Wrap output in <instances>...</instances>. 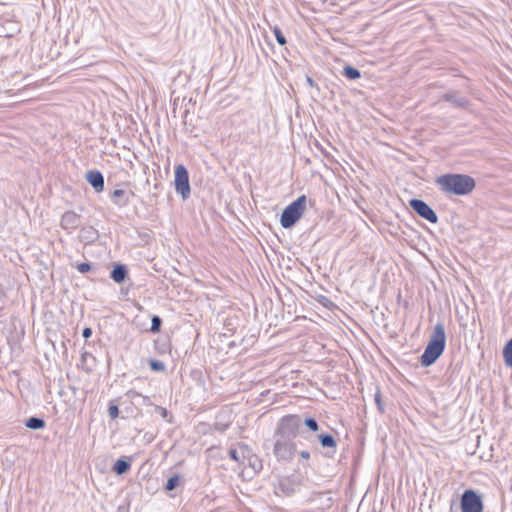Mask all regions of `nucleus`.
Instances as JSON below:
<instances>
[{
    "label": "nucleus",
    "instance_id": "obj_1",
    "mask_svg": "<svg viewBox=\"0 0 512 512\" xmlns=\"http://www.w3.org/2000/svg\"><path fill=\"white\" fill-rule=\"evenodd\" d=\"M438 189L446 195L465 196L471 193L476 182L474 178L466 174H443L435 179Z\"/></svg>",
    "mask_w": 512,
    "mask_h": 512
},
{
    "label": "nucleus",
    "instance_id": "obj_3",
    "mask_svg": "<svg viewBox=\"0 0 512 512\" xmlns=\"http://www.w3.org/2000/svg\"><path fill=\"white\" fill-rule=\"evenodd\" d=\"M306 208V196L302 195L290 203L282 212L280 223L283 228H291L301 218Z\"/></svg>",
    "mask_w": 512,
    "mask_h": 512
},
{
    "label": "nucleus",
    "instance_id": "obj_17",
    "mask_svg": "<svg viewBox=\"0 0 512 512\" xmlns=\"http://www.w3.org/2000/svg\"><path fill=\"white\" fill-rule=\"evenodd\" d=\"M318 439L323 448H332L335 451L337 442L332 434H320Z\"/></svg>",
    "mask_w": 512,
    "mask_h": 512
},
{
    "label": "nucleus",
    "instance_id": "obj_32",
    "mask_svg": "<svg viewBox=\"0 0 512 512\" xmlns=\"http://www.w3.org/2000/svg\"><path fill=\"white\" fill-rule=\"evenodd\" d=\"M77 270L84 274L91 270V265L89 263L83 262L77 265Z\"/></svg>",
    "mask_w": 512,
    "mask_h": 512
},
{
    "label": "nucleus",
    "instance_id": "obj_6",
    "mask_svg": "<svg viewBox=\"0 0 512 512\" xmlns=\"http://www.w3.org/2000/svg\"><path fill=\"white\" fill-rule=\"evenodd\" d=\"M175 190L184 200L190 196L191 189L188 171L181 164L175 167Z\"/></svg>",
    "mask_w": 512,
    "mask_h": 512
},
{
    "label": "nucleus",
    "instance_id": "obj_22",
    "mask_svg": "<svg viewBox=\"0 0 512 512\" xmlns=\"http://www.w3.org/2000/svg\"><path fill=\"white\" fill-rule=\"evenodd\" d=\"M302 424L313 432H317L319 430V425L315 418L307 417L302 421Z\"/></svg>",
    "mask_w": 512,
    "mask_h": 512
},
{
    "label": "nucleus",
    "instance_id": "obj_33",
    "mask_svg": "<svg viewBox=\"0 0 512 512\" xmlns=\"http://www.w3.org/2000/svg\"><path fill=\"white\" fill-rule=\"evenodd\" d=\"M375 402L377 404L378 409L380 411H383V407H382V403H381V394H380L379 390L375 393Z\"/></svg>",
    "mask_w": 512,
    "mask_h": 512
},
{
    "label": "nucleus",
    "instance_id": "obj_20",
    "mask_svg": "<svg viewBox=\"0 0 512 512\" xmlns=\"http://www.w3.org/2000/svg\"><path fill=\"white\" fill-rule=\"evenodd\" d=\"M342 74L350 80H357L361 77V72L351 65H346Z\"/></svg>",
    "mask_w": 512,
    "mask_h": 512
},
{
    "label": "nucleus",
    "instance_id": "obj_23",
    "mask_svg": "<svg viewBox=\"0 0 512 512\" xmlns=\"http://www.w3.org/2000/svg\"><path fill=\"white\" fill-rule=\"evenodd\" d=\"M179 482H180V477L178 475H174L167 480L165 489L167 491H172L179 485Z\"/></svg>",
    "mask_w": 512,
    "mask_h": 512
},
{
    "label": "nucleus",
    "instance_id": "obj_29",
    "mask_svg": "<svg viewBox=\"0 0 512 512\" xmlns=\"http://www.w3.org/2000/svg\"><path fill=\"white\" fill-rule=\"evenodd\" d=\"M108 413L111 419H116L119 416V408L113 402L109 403Z\"/></svg>",
    "mask_w": 512,
    "mask_h": 512
},
{
    "label": "nucleus",
    "instance_id": "obj_30",
    "mask_svg": "<svg viewBox=\"0 0 512 512\" xmlns=\"http://www.w3.org/2000/svg\"><path fill=\"white\" fill-rule=\"evenodd\" d=\"M248 464L254 471H258L262 468V463L257 457H249Z\"/></svg>",
    "mask_w": 512,
    "mask_h": 512
},
{
    "label": "nucleus",
    "instance_id": "obj_14",
    "mask_svg": "<svg viewBox=\"0 0 512 512\" xmlns=\"http://www.w3.org/2000/svg\"><path fill=\"white\" fill-rule=\"evenodd\" d=\"M127 275H128V270L124 264H115L110 273L111 279L118 284L124 282Z\"/></svg>",
    "mask_w": 512,
    "mask_h": 512
},
{
    "label": "nucleus",
    "instance_id": "obj_5",
    "mask_svg": "<svg viewBox=\"0 0 512 512\" xmlns=\"http://www.w3.org/2000/svg\"><path fill=\"white\" fill-rule=\"evenodd\" d=\"M296 452V444L292 441V439L285 437H277L273 453L278 461H288L291 460Z\"/></svg>",
    "mask_w": 512,
    "mask_h": 512
},
{
    "label": "nucleus",
    "instance_id": "obj_37",
    "mask_svg": "<svg viewBox=\"0 0 512 512\" xmlns=\"http://www.w3.org/2000/svg\"><path fill=\"white\" fill-rule=\"evenodd\" d=\"M476 444H477V446L480 444V435L476 436Z\"/></svg>",
    "mask_w": 512,
    "mask_h": 512
},
{
    "label": "nucleus",
    "instance_id": "obj_12",
    "mask_svg": "<svg viewBox=\"0 0 512 512\" xmlns=\"http://www.w3.org/2000/svg\"><path fill=\"white\" fill-rule=\"evenodd\" d=\"M130 196H134V193H127L122 189H116L111 193L110 198L115 205L123 207L128 205V203L130 202Z\"/></svg>",
    "mask_w": 512,
    "mask_h": 512
},
{
    "label": "nucleus",
    "instance_id": "obj_19",
    "mask_svg": "<svg viewBox=\"0 0 512 512\" xmlns=\"http://www.w3.org/2000/svg\"><path fill=\"white\" fill-rule=\"evenodd\" d=\"M46 423L43 418L40 417H30L26 420L25 426L32 430H40L45 427Z\"/></svg>",
    "mask_w": 512,
    "mask_h": 512
},
{
    "label": "nucleus",
    "instance_id": "obj_10",
    "mask_svg": "<svg viewBox=\"0 0 512 512\" xmlns=\"http://www.w3.org/2000/svg\"><path fill=\"white\" fill-rule=\"evenodd\" d=\"M80 218L74 211H67L61 217V227L69 232L76 230L80 225Z\"/></svg>",
    "mask_w": 512,
    "mask_h": 512
},
{
    "label": "nucleus",
    "instance_id": "obj_11",
    "mask_svg": "<svg viewBox=\"0 0 512 512\" xmlns=\"http://www.w3.org/2000/svg\"><path fill=\"white\" fill-rule=\"evenodd\" d=\"M87 182L93 187L96 192H102L104 190V177L98 170H89L85 176Z\"/></svg>",
    "mask_w": 512,
    "mask_h": 512
},
{
    "label": "nucleus",
    "instance_id": "obj_21",
    "mask_svg": "<svg viewBox=\"0 0 512 512\" xmlns=\"http://www.w3.org/2000/svg\"><path fill=\"white\" fill-rule=\"evenodd\" d=\"M503 358L505 365L507 367H512V338L504 346Z\"/></svg>",
    "mask_w": 512,
    "mask_h": 512
},
{
    "label": "nucleus",
    "instance_id": "obj_18",
    "mask_svg": "<svg viewBox=\"0 0 512 512\" xmlns=\"http://www.w3.org/2000/svg\"><path fill=\"white\" fill-rule=\"evenodd\" d=\"M130 468V462L121 458L114 463L113 471L118 475H122L127 473L130 470Z\"/></svg>",
    "mask_w": 512,
    "mask_h": 512
},
{
    "label": "nucleus",
    "instance_id": "obj_8",
    "mask_svg": "<svg viewBox=\"0 0 512 512\" xmlns=\"http://www.w3.org/2000/svg\"><path fill=\"white\" fill-rule=\"evenodd\" d=\"M460 507L462 512H480V495L474 490H465Z\"/></svg>",
    "mask_w": 512,
    "mask_h": 512
},
{
    "label": "nucleus",
    "instance_id": "obj_15",
    "mask_svg": "<svg viewBox=\"0 0 512 512\" xmlns=\"http://www.w3.org/2000/svg\"><path fill=\"white\" fill-rule=\"evenodd\" d=\"M247 453H249L248 447L246 445H241L239 448H231L228 454L232 460L240 464H244Z\"/></svg>",
    "mask_w": 512,
    "mask_h": 512
},
{
    "label": "nucleus",
    "instance_id": "obj_25",
    "mask_svg": "<svg viewBox=\"0 0 512 512\" xmlns=\"http://www.w3.org/2000/svg\"><path fill=\"white\" fill-rule=\"evenodd\" d=\"M151 322H152V323H151L150 331H151L152 333H157V332H159V331H160V329H161V325H162V319H161L159 316L154 315V316L152 317Z\"/></svg>",
    "mask_w": 512,
    "mask_h": 512
},
{
    "label": "nucleus",
    "instance_id": "obj_2",
    "mask_svg": "<svg viewBox=\"0 0 512 512\" xmlns=\"http://www.w3.org/2000/svg\"><path fill=\"white\" fill-rule=\"evenodd\" d=\"M446 345V336L444 326L437 323L434 327L431 338L420 357V363L423 367H429L442 355Z\"/></svg>",
    "mask_w": 512,
    "mask_h": 512
},
{
    "label": "nucleus",
    "instance_id": "obj_35",
    "mask_svg": "<svg viewBox=\"0 0 512 512\" xmlns=\"http://www.w3.org/2000/svg\"><path fill=\"white\" fill-rule=\"evenodd\" d=\"M300 456L303 458V459H309L310 458V453L306 450L304 451H301L300 452Z\"/></svg>",
    "mask_w": 512,
    "mask_h": 512
},
{
    "label": "nucleus",
    "instance_id": "obj_27",
    "mask_svg": "<svg viewBox=\"0 0 512 512\" xmlns=\"http://www.w3.org/2000/svg\"><path fill=\"white\" fill-rule=\"evenodd\" d=\"M445 99L448 100V101L453 102L457 106H464L467 103V101L465 99H463V98L462 99H456V95L452 94V93H447L445 95Z\"/></svg>",
    "mask_w": 512,
    "mask_h": 512
},
{
    "label": "nucleus",
    "instance_id": "obj_24",
    "mask_svg": "<svg viewBox=\"0 0 512 512\" xmlns=\"http://www.w3.org/2000/svg\"><path fill=\"white\" fill-rule=\"evenodd\" d=\"M155 411L168 423L173 422L172 416L169 414L168 410L162 406H155Z\"/></svg>",
    "mask_w": 512,
    "mask_h": 512
},
{
    "label": "nucleus",
    "instance_id": "obj_7",
    "mask_svg": "<svg viewBox=\"0 0 512 512\" xmlns=\"http://www.w3.org/2000/svg\"><path fill=\"white\" fill-rule=\"evenodd\" d=\"M409 205L420 217L430 223H436L438 221L437 214L425 201L421 199H411Z\"/></svg>",
    "mask_w": 512,
    "mask_h": 512
},
{
    "label": "nucleus",
    "instance_id": "obj_9",
    "mask_svg": "<svg viewBox=\"0 0 512 512\" xmlns=\"http://www.w3.org/2000/svg\"><path fill=\"white\" fill-rule=\"evenodd\" d=\"M300 486L301 481L299 479L287 477L279 481L277 491L289 497L294 495L300 489Z\"/></svg>",
    "mask_w": 512,
    "mask_h": 512
},
{
    "label": "nucleus",
    "instance_id": "obj_4",
    "mask_svg": "<svg viewBox=\"0 0 512 512\" xmlns=\"http://www.w3.org/2000/svg\"><path fill=\"white\" fill-rule=\"evenodd\" d=\"M302 419L298 415H288L283 417L276 429V437L295 438L300 433Z\"/></svg>",
    "mask_w": 512,
    "mask_h": 512
},
{
    "label": "nucleus",
    "instance_id": "obj_26",
    "mask_svg": "<svg viewBox=\"0 0 512 512\" xmlns=\"http://www.w3.org/2000/svg\"><path fill=\"white\" fill-rule=\"evenodd\" d=\"M149 365H150L151 370L156 371V372H162L165 370V364L162 361L157 360V359H151L149 361Z\"/></svg>",
    "mask_w": 512,
    "mask_h": 512
},
{
    "label": "nucleus",
    "instance_id": "obj_34",
    "mask_svg": "<svg viewBox=\"0 0 512 512\" xmlns=\"http://www.w3.org/2000/svg\"><path fill=\"white\" fill-rule=\"evenodd\" d=\"M92 335V329L90 327H85L82 331V336L85 339H88Z\"/></svg>",
    "mask_w": 512,
    "mask_h": 512
},
{
    "label": "nucleus",
    "instance_id": "obj_36",
    "mask_svg": "<svg viewBox=\"0 0 512 512\" xmlns=\"http://www.w3.org/2000/svg\"><path fill=\"white\" fill-rule=\"evenodd\" d=\"M306 81L311 87L315 86V83L311 77L307 76Z\"/></svg>",
    "mask_w": 512,
    "mask_h": 512
},
{
    "label": "nucleus",
    "instance_id": "obj_13",
    "mask_svg": "<svg viewBox=\"0 0 512 512\" xmlns=\"http://www.w3.org/2000/svg\"><path fill=\"white\" fill-rule=\"evenodd\" d=\"M99 237L98 231L92 226L82 227L79 233V238L85 244L95 242Z\"/></svg>",
    "mask_w": 512,
    "mask_h": 512
},
{
    "label": "nucleus",
    "instance_id": "obj_28",
    "mask_svg": "<svg viewBox=\"0 0 512 512\" xmlns=\"http://www.w3.org/2000/svg\"><path fill=\"white\" fill-rule=\"evenodd\" d=\"M274 35L279 45L283 46L286 44V38L278 27L274 28Z\"/></svg>",
    "mask_w": 512,
    "mask_h": 512
},
{
    "label": "nucleus",
    "instance_id": "obj_16",
    "mask_svg": "<svg viewBox=\"0 0 512 512\" xmlns=\"http://www.w3.org/2000/svg\"><path fill=\"white\" fill-rule=\"evenodd\" d=\"M81 367L86 372H91L96 365V358L89 352L85 351L81 354Z\"/></svg>",
    "mask_w": 512,
    "mask_h": 512
},
{
    "label": "nucleus",
    "instance_id": "obj_31",
    "mask_svg": "<svg viewBox=\"0 0 512 512\" xmlns=\"http://www.w3.org/2000/svg\"><path fill=\"white\" fill-rule=\"evenodd\" d=\"M126 395L128 397H130L131 399H135L136 397H142L145 403L149 401V398L147 396H143L141 393H139L133 389L128 390Z\"/></svg>",
    "mask_w": 512,
    "mask_h": 512
}]
</instances>
